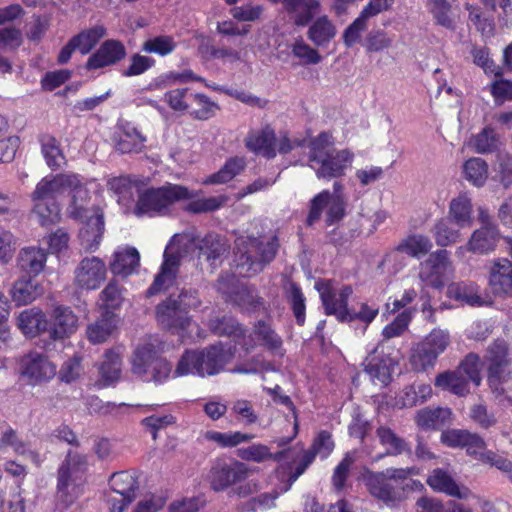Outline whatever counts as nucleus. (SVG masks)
<instances>
[{
  "label": "nucleus",
  "instance_id": "obj_1",
  "mask_svg": "<svg viewBox=\"0 0 512 512\" xmlns=\"http://www.w3.org/2000/svg\"><path fill=\"white\" fill-rule=\"evenodd\" d=\"M416 474V467L387 468L380 472L367 470L363 480L372 497L388 507H396L406 499L409 491L422 486L420 482L411 479Z\"/></svg>",
  "mask_w": 512,
  "mask_h": 512
},
{
  "label": "nucleus",
  "instance_id": "obj_2",
  "mask_svg": "<svg viewBox=\"0 0 512 512\" xmlns=\"http://www.w3.org/2000/svg\"><path fill=\"white\" fill-rule=\"evenodd\" d=\"M235 263L239 274L252 277L261 273L278 253L280 243L276 235H240L235 239Z\"/></svg>",
  "mask_w": 512,
  "mask_h": 512
},
{
  "label": "nucleus",
  "instance_id": "obj_3",
  "mask_svg": "<svg viewBox=\"0 0 512 512\" xmlns=\"http://www.w3.org/2000/svg\"><path fill=\"white\" fill-rule=\"evenodd\" d=\"M233 353L221 343L210 345L201 350H187L181 356L175 369L176 376L197 374L201 377L220 373L232 360Z\"/></svg>",
  "mask_w": 512,
  "mask_h": 512
},
{
  "label": "nucleus",
  "instance_id": "obj_4",
  "mask_svg": "<svg viewBox=\"0 0 512 512\" xmlns=\"http://www.w3.org/2000/svg\"><path fill=\"white\" fill-rule=\"evenodd\" d=\"M87 469L86 455L67 452L57 473V497L65 505L72 504L83 493Z\"/></svg>",
  "mask_w": 512,
  "mask_h": 512
},
{
  "label": "nucleus",
  "instance_id": "obj_5",
  "mask_svg": "<svg viewBox=\"0 0 512 512\" xmlns=\"http://www.w3.org/2000/svg\"><path fill=\"white\" fill-rule=\"evenodd\" d=\"M192 197L193 194L182 185L166 184L159 188H149L138 196L134 213L137 216L165 215L174 203Z\"/></svg>",
  "mask_w": 512,
  "mask_h": 512
},
{
  "label": "nucleus",
  "instance_id": "obj_6",
  "mask_svg": "<svg viewBox=\"0 0 512 512\" xmlns=\"http://www.w3.org/2000/svg\"><path fill=\"white\" fill-rule=\"evenodd\" d=\"M488 382L494 392L503 393L501 385L512 380V352L503 340L491 344L485 355Z\"/></svg>",
  "mask_w": 512,
  "mask_h": 512
},
{
  "label": "nucleus",
  "instance_id": "obj_7",
  "mask_svg": "<svg viewBox=\"0 0 512 512\" xmlns=\"http://www.w3.org/2000/svg\"><path fill=\"white\" fill-rule=\"evenodd\" d=\"M70 188L76 189V196L85 197V185L75 174H57L44 177L31 193V200L55 201L56 198L67 193Z\"/></svg>",
  "mask_w": 512,
  "mask_h": 512
},
{
  "label": "nucleus",
  "instance_id": "obj_8",
  "mask_svg": "<svg viewBox=\"0 0 512 512\" xmlns=\"http://www.w3.org/2000/svg\"><path fill=\"white\" fill-rule=\"evenodd\" d=\"M19 373L28 385L37 386L51 381L57 371L56 365L46 355L32 351L21 357Z\"/></svg>",
  "mask_w": 512,
  "mask_h": 512
},
{
  "label": "nucleus",
  "instance_id": "obj_9",
  "mask_svg": "<svg viewBox=\"0 0 512 512\" xmlns=\"http://www.w3.org/2000/svg\"><path fill=\"white\" fill-rule=\"evenodd\" d=\"M363 365L364 371L373 381L388 385L398 365V359L385 351L384 341H381L365 358Z\"/></svg>",
  "mask_w": 512,
  "mask_h": 512
},
{
  "label": "nucleus",
  "instance_id": "obj_10",
  "mask_svg": "<svg viewBox=\"0 0 512 512\" xmlns=\"http://www.w3.org/2000/svg\"><path fill=\"white\" fill-rule=\"evenodd\" d=\"M325 207H327L326 223L327 225H332L344 217L346 202L343 196L331 195L327 190L322 191L311 201V207L307 217V224L309 226L320 219Z\"/></svg>",
  "mask_w": 512,
  "mask_h": 512
},
{
  "label": "nucleus",
  "instance_id": "obj_11",
  "mask_svg": "<svg viewBox=\"0 0 512 512\" xmlns=\"http://www.w3.org/2000/svg\"><path fill=\"white\" fill-rule=\"evenodd\" d=\"M106 265L96 256L83 258L74 271V284L83 290L98 289L106 278Z\"/></svg>",
  "mask_w": 512,
  "mask_h": 512
},
{
  "label": "nucleus",
  "instance_id": "obj_12",
  "mask_svg": "<svg viewBox=\"0 0 512 512\" xmlns=\"http://www.w3.org/2000/svg\"><path fill=\"white\" fill-rule=\"evenodd\" d=\"M449 252L445 249L431 253L421 263L419 279L425 286L440 289L444 286V273L449 266Z\"/></svg>",
  "mask_w": 512,
  "mask_h": 512
},
{
  "label": "nucleus",
  "instance_id": "obj_13",
  "mask_svg": "<svg viewBox=\"0 0 512 512\" xmlns=\"http://www.w3.org/2000/svg\"><path fill=\"white\" fill-rule=\"evenodd\" d=\"M353 160L354 154L349 149L335 150L312 169L319 179L340 178L351 167Z\"/></svg>",
  "mask_w": 512,
  "mask_h": 512
},
{
  "label": "nucleus",
  "instance_id": "obj_14",
  "mask_svg": "<svg viewBox=\"0 0 512 512\" xmlns=\"http://www.w3.org/2000/svg\"><path fill=\"white\" fill-rule=\"evenodd\" d=\"M281 2L283 9L290 16L293 24L297 27L309 25L314 18L322 11L320 0H270Z\"/></svg>",
  "mask_w": 512,
  "mask_h": 512
},
{
  "label": "nucleus",
  "instance_id": "obj_15",
  "mask_svg": "<svg viewBox=\"0 0 512 512\" xmlns=\"http://www.w3.org/2000/svg\"><path fill=\"white\" fill-rule=\"evenodd\" d=\"M198 256L203 257L210 265L217 266L226 258L230 251V243L225 236L217 233H208L204 237H197Z\"/></svg>",
  "mask_w": 512,
  "mask_h": 512
},
{
  "label": "nucleus",
  "instance_id": "obj_16",
  "mask_svg": "<svg viewBox=\"0 0 512 512\" xmlns=\"http://www.w3.org/2000/svg\"><path fill=\"white\" fill-rule=\"evenodd\" d=\"M156 319L164 329H184L189 325L188 314L179 305L174 295H170L156 307Z\"/></svg>",
  "mask_w": 512,
  "mask_h": 512
},
{
  "label": "nucleus",
  "instance_id": "obj_17",
  "mask_svg": "<svg viewBox=\"0 0 512 512\" xmlns=\"http://www.w3.org/2000/svg\"><path fill=\"white\" fill-rule=\"evenodd\" d=\"M316 289L320 292L322 304L327 315H334L339 321V314L347 312L349 309L348 299L353 290L349 285L343 286L338 293H336L328 283L317 282Z\"/></svg>",
  "mask_w": 512,
  "mask_h": 512
},
{
  "label": "nucleus",
  "instance_id": "obj_18",
  "mask_svg": "<svg viewBox=\"0 0 512 512\" xmlns=\"http://www.w3.org/2000/svg\"><path fill=\"white\" fill-rule=\"evenodd\" d=\"M500 239V233L496 226H481L471 235L466 246L457 249L456 254H463L470 251L475 254L484 255L493 252Z\"/></svg>",
  "mask_w": 512,
  "mask_h": 512
},
{
  "label": "nucleus",
  "instance_id": "obj_19",
  "mask_svg": "<svg viewBox=\"0 0 512 512\" xmlns=\"http://www.w3.org/2000/svg\"><path fill=\"white\" fill-rule=\"evenodd\" d=\"M126 56L125 46L118 40H106L101 44L98 50L93 53L86 63L88 70H95L106 66H111Z\"/></svg>",
  "mask_w": 512,
  "mask_h": 512
},
{
  "label": "nucleus",
  "instance_id": "obj_20",
  "mask_svg": "<svg viewBox=\"0 0 512 512\" xmlns=\"http://www.w3.org/2000/svg\"><path fill=\"white\" fill-rule=\"evenodd\" d=\"M248 469L242 462H236L233 466H217L210 471V484L214 491H223L229 486L245 480Z\"/></svg>",
  "mask_w": 512,
  "mask_h": 512
},
{
  "label": "nucleus",
  "instance_id": "obj_21",
  "mask_svg": "<svg viewBox=\"0 0 512 512\" xmlns=\"http://www.w3.org/2000/svg\"><path fill=\"white\" fill-rule=\"evenodd\" d=\"M197 237L191 232L175 234L164 251V260L178 267L181 261L197 250Z\"/></svg>",
  "mask_w": 512,
  "mask_h": 512
},
{
  "label": "nucleus",
  "instance_id": "obj_22",
  "mask_svg": "<svg viewBox=\"0 0 512 512\" xmlns=\"http://www.w3.org/2000/svg\"><path fill=\"white\" fill-rule=\"evenodd\" d=\"M79 230L81 246L89 252H94L100 245L104 233V216L100 209L96 210L88 217Z\"/></svg>",
  "mask_w": 512,
  "mask_h": 512
},
{
  "label": "nucleus",
  "instance_id": "obj_23",
  "mask_svg": "<svg viewBox=\"0 0 512 512\" xmlns=\"http://www.w3.org/2000/svg\"><path fill=\"white\" fill-rule=\"evenodd\" d=\"M489 285L496 295L512 296V261L498 258L489 272Z\"/></svg>",
  "mask_w": 512,
  "mask_h": 512
},
{
  "label": "nucleus",
  "instance_id": "obj_24",
  "mask_svg": "<svg viewBox=\"0 0 512 512\" xmlns=\"http://www.w3.org/2000/svg\"><path fill=\"white\" fill-rule=\"evenodd\" d=\"M50 336L57 339H64L76 332L78 318L71 308L58 305L53 309Z\"/></svg>",
  "mask_w": 512,
  "mask_h": 512
},
{
  "label": "nucleus",
  "instance_id": "obj_25",
  "mask_svg": "<svg viewBox=\"0 0 512 512\" xmlns=\"http://www.w3.org/2000/svg\"><path fill=\"white\" fill-rule=\"evenodd\" d=\"M43 293V286L31 276L18 279L10 291L11 298L17 306L32 303Z\"/></svg>",
  "mask_w": 512,
  "mask_h": 512
},
{
  "label": "nucleus",
  "instance_id": "obj_26",
  "mask_svg": "<svg viewBox=\"0 0 512 512\" xmlns=\"http://www.w3.org/2000/svg\"><path fill=\"white\" fill-rule=\"evenodd\" d=\"M427 484L436 491L449 496L465 499L469 495L468 489L461 490L452 476L441 468L434 469L427 479Z\"/></svg>",
  "mask_w": 512,
  "mask_h": 512
},
{
  "label": "nucleus",
  "instance_id": "obj_27",
  "mask_svg": "<svg viewBox=\"0 0 512 512\" xmlns=\"http://www.w3.org/2000/svg\"><path fill=\"white\" fill-rule=\"evenodd\" d=\"M47 254L39 247H27L20 250L17 257L19 269L32 277L38 275L44 269Z\"/></svg>",
  "mask_w": 512,
  "mask_h": 512
},
{
  "label": "nucleus",
  "instance_id": "obj_28",
  "mask_svg": "<svg viewBox=\"0 0 512 512\" xmlns=\"http://www.w3.org/2000/svg\"><path fill=\"white\" fill-rule=\"evenodd\" d=\"M448 294L451 298L462 301L470 306H483L490 304V301L483 297L480 287L474 282L451 284L448 287Z\"/></svg>",
  "mask_w": 512,
  "mask_h": 512
},
{
  "label": "nucleus",
  "instance_id": "obj_29",
  "mask_svg": "<svg viewBox=\"0 0 512 512\" xmlns=\"http://www.w3.org/2000/svg\"><path fill=\"white\" fill-rule=\"evenodd\" d=\"M275 133L267 127L256 133H251L246 138V146L249 150L271 159L276 156Z\"/></svg>",
  "mask_w": 512,
  "mask_h": 512
},
{
  "label": "nucleus",
  "instance_id": "obj_30",
  "mask_svg": "<svg viewBox=\"0 0 512 512\" xmlns=\"http://www.w3.org/2000/svg\"><path fill=\"white\" fill-rule=\"evenodd\" d=\"M336 35V27L326 15L313 20L307 38L317 47H326Z\"/></svg>",
  "mask_w": 512,
  "mask_h": 512
},
{
  "label": "nucleus",
  "instance_id": "obj_31",
  "mask_svg": "<svg viewBox=\"0 0 512 512\" xmlns=\"http://www.w3.org/2000/svg\"><path fill=\"white\" fill-rule=\"evenodd\" d=\"M145 138L135 127L126 125L114 135L115 148L121 153H137L144 147Z\"/></svg>",
  "mask_w": 512,
  "mask_h": 512
},
{
  "label": "nucleus",
  "instance_id": "obj_32",
  "mask_svg": "<svg viewBox=\"0 0 512 512\" xmlns=\"http://www.w3.org/2000/svg\"><path fill=\"white\" fill-rule=\"evenodd\" d=\"M122 359L119 353L114 350H108L104 354V360L100 363L98 371L100 379L98 384L106 387L116 383L121 374Z\"/></svg>",
  "mask_w": 512,
  "mask_h": 512
},
{
  "label": "nucleus",
  "instance_id": "obj_33",
  "mask_svg": "<svg viewBox=\"0 0 512 512\" xmlns=\"http://www.w3.org/2000/svg\"><path fill=\"white\" fill-rule=\"evenodd\" d=\"M308 148V160L311 168L316 167L318 163L336 150L334 148V138L328 132H321L312 138L308 143Z\"/></svg>",
  "mask_w": 512,
  "mask_h": 512
},
{
  "label": "nucleus",
  "instance_id": "obj_34",
  "mask_svg": "<svg viewBox=\"0 0 512 512\" xmlns=\"http://www.w3.org/2000/svg\"><path fill=\"white\" fill-rule=\"evenodd\" d=\"M469 383L468 378L462 375L457 369L439 373L435 378L436 387L461 397L469 394Z\"/></svg>",
  "mask_w": 512,
  "mask_h": 512
},
{
  "label": "nucleus",
  "instance_id": "obj_35",
  "mask_svg": "<svg viewBox=\"0 0 512 512\" xmlns=\"http://www.w3.org/2000/svg\"><path fill=\"white\" fill-rule=\"evenodd\" d=\"M380 444L385 447V454L397 456L403 453L411 454L408 443L398 436L391 428L379 426L376 430Z\"/></svg>",
  "mask_w": 512,
  "mask_h": 512
},
{
  "label": "nucleus",
  "instance_id": "obj_36",
  "mask_svg": "<svg viewBox=\"0 0 512 512\" xmlns=\"http://www.w3.org/2000/svg\"><path fill=\"white\" fill-rule=\"evenodd\" d=\"M140 256L135 248H126L114 253V260L110 264L113 274L127 277L139 265Z\"/></svg>",
  "mask_w": 512,
  "mask_h": 512
},
{
  "label": "nucleus",
  "instance_id": "obj_37",
  "mask_svg": "<svg viewBox=\"0 0 512 512\" xmlns=\"http://www.w3.org/2000/svg\"><path fill=\"white\" fill-rule=\"evenodd\" d=\"M111 490L121 497H131L135 500L139 482L135 473L120 471L113 473L109 479Z\"/></svg>",
  "mask_w": 512,
  "mask_h": 512
},
{
  "label": "nucleus",
  "instance_id": "obj_38",
  "mask_svg": "<svg viewBox=\"0 0 512 512\" xmlns=\"http://www.w3.org/2000/svg\"><path fill=\"white\" fill-rule=\"evenodd\" d=\"M461 228L449 218L440 219L432 230L437 245L446 247L458 242L461 238Z\"/></svg>",
  "mask_w": 512,
  "mask_h": 512
},
{
  "label": "nucleus",
  "instance_id": "obj_39",
  "mask_svg": "<svg viewBox=\"0 0 512 512\" xmlns=\"http://www.w3.org/2000/svg\"><path fill=\"white\" fill-rule=\"evenodd\" d=\"M157 359L156 350L153 344L146 343L138 346L132 357V372L139 377H144Z\"/></svg>",
  "mask_w": 512,
  "mask_h": 512
},
{
  "label": "nucleus",
  "instance_id": "obj_40",
  "mask_svg": "<svg viewBox=\"0 0 512 512\" xmlns=\"http://www.w3.org/2000/svg\"><path fill=\"white\" fill-rule=\"evenodd\" d=\"M115 327V315L106 311L100 319L87 328V337L92 343H102L112 334Z\"/></svg>",
  "mask_w": 512,
  "mask_h": 512
},
{
  "label": "nucleus",
  "instance_id": "obj_41",
  "mask_svg": "<svg viewBox=\"0 0 512 512\" xmlns=\"http://www.w3.org/2000/svg\"><path fill=\"white\" fill-rule=\"evenodd\" d=\"M432 247L433 244L427 236L415 234L403 239L397 245L396 250L411 257L419 258L429 253Z\"/></svg>",
  "mask_w": 512,
  "mask_h": 512
},
{
  "label": "nucleus",
  "instance_id": "obj_42",
  "mask_svg": "<svg viewBox=\"0 0 512 512\" xmlns=\"http://www.w3.org/2000/svg\"><path fill=\"white\" fill-rule=\"evenodd\" d=\"M436 353L432 352L422 341L416 344L409 357L412 370L425 372L432 369L437 361Z\"/></svg>",
  "mask_w": 512,
  "mask_h": 512
},
{
  "label": "nucleus",
  "instance_id": "obj_43",
  "mask_svg": "<svg viewBox=\"0 0 512 512\" xmlns=\"http://www.w3.org/2000/svg\"><path fill=\"white\" fill-rule=\"evenodd\" d=\"M32 216L37 219L40 225L48 226L55 224L60 219V209L56 201L32 200Z\"/></svg>",
  "mask_w": 512,
  "mask_h": 512
},
{
  "label": "nucleus",
  "instance_id": "obj_44",
  "mask_svg": "<svg viewBox=\"0 0 512 512\" xmlns=\"http://www.w3.org/2000/svg\"><path fill=\"white\" fill-rule=\"evenodd\" d=\"M472 203L466 195H460L453 199L449 207V216L459 227L471 226L472 224Z\"/></svg>",
  "mask_w": 512,
  "mask_h": 512
},
{
  "label": "nucleus",
  "instance_id": "obj_45",
  "mask_svg": "<svg viewBox=\"0 0 512 512\" xmlns=\"http://www.w3.org/2000/svg\"><path fill=\"white\" fill-rule=\"evenodd\" d=\"M179 268L163 260L160 271L155 276L153 283L146 291V296L151 297L171 287L176 279Z\"/></svg>",
  "mask_w": 512,
  "mask_h": 512
},
{
  "label": "nucleus",
  "instance_id": "obj_46",
  "mask_svg": "<svg viewBox=\"0 0 512 512\" xmlns=\"http://www.w3.org/2000/svg\"><path fill=\"white\" fill-rule=\"evenodd\" d=\"M448 408H425L417 412L416 423L423 429H438L450 417Z\"/></svg>",
  "mask_w": 512,
  "mask_h": 512
},
{
  "label": "nucleus",
  "instance_id": "obj_47",
  "mask_svg": "<svg viewBox=\"0 0 512 512\" xmlns=\"http://www.w3.org/2000/svg\"><path fill=\"white\" fill-rule=\"evenodd\" d=\"M246 166L243 157H233L226 161L225 165L216 173L210 175L204 184H224L232 180Z\"/></svg>",
  "mask_w": 512,
  "mask_h": 512
},
{
  "label": "nucleus",
  "instance_id": "obj_48",
  "mask_svg": "<svg viewBox=\"0 0 512 512\" xmlns=\"http://www.w3.org/2000/svg\"><path fill=\"white\" fill-rule=\"evenodd\" d=\"M189 100L197 107L190 111V116L195 120L206 121L214 117L219 110L217 103L213 102L208 96L201 93H190Z\"/></svg>",
  "mask_w": 512,
  "mask_h": 512
},
{
  "label": "nucleus",
  "instance_id": "obj_49",
  "mask_svg": "<svg viewBox=\"0 0 512 512\" xmlns=\"http://www.w3.org/2000/svg\"><path fill=\"white\" fill-rule=\"evenodd\" d=\"M463 172L466 180L476 187H482L488 178V164L482 158L473 157L464 163Z\"/></svg>",
  "mask_w": 512,
  "mask_h": 512
},
{
  "label": "nucleus",
  "instance_id": "obj_50",
  "mask_svg": "<svg viewBox=\"0 0 512 512\" xmlns=\"http://www.w3.org/2000/svg\"><path fill=\"white\" fill-rule=\"evenodd\" d=\"M41 142L42 154L47 165L52 170L60 169L66 163V159L58 141L52 136H45L42 138Z\"/></svg>",
  "mask_w": 512,
  "mask_h": 512
},
{
  "label": "nucleus",
  "instance_id": "obj_51",
  "mask_svg": "<svg viewBox=\"0 0 512 512\" xmlns=\"http://www.w3.org/2000/svg\"><path fill=\"white\" fill-rule=\"evenodd\" d=\"M209 329L218 336L241 337L244 330L240 324L230 316L216 317L209 320Z\"/></svg>",
  "mask_w": 512,
  "mask_h": 512
},
{
  "label": "nucleus",
  "instance_id": "obj_52",
  "mask_svg": "<svg viewBox=\"0 0 512 512\" xmlns=\"http://www.w3.org/2000/svg\"><path fill=\"white\" fill-rule=\"evenodd\" d=\"M475 151L480 154H488L496 151L501 145L500 136L491 127H485L473 140Z\"/></svg>",
  "mask_w": 512,
  "mask_h": 512
},
{
  "label": "nucleus",
  "instance_id": "obj_53",
  "mask_svg": "<svg viewBox=\"0 0 512 512\" xmlns=\"http://www.w3.org/2000/svg\"><path fill=\"white\" fill-rule=\"evenodd\" d=\"M106 29L103 26H95L91 29L82 31L81 33L72 37L78 50L83 54H88L104 37Z\"/></svg>",
  "mask_w": 512,
  "mask_h": 512
},
{
  "label": "nucleus",
  "instance_id": "obj_54",
  "mask_svg": "<svg viewBox=\"0 0 512 512\" xmlns=\"http://www.w3.org/2000/svg\"><path fill=\"white\" fill-rule=\"evenodd\" d=\"M205 438L217 443L224 448L236 447L240 443L249 442L254 438L253 434L242 433L239 431L222 433L217 431H208Z\"/></svg>",
  "mask_w": 512,
  "mask_h": 512
},
{
  "label": "nucleus",
  "instance_id": "obj_55",
  "mask_svg": "<svg viewBox=\"0 0 512 512\" xmlns=\"http://www.w3.org/2000/svg\"><path fill=\"white\" fill-rule=\"evenodd\" d=\"M285 293L291 304L297 323L303 325L305 321V297L300 287L295 282L289 281L285 285Z\"/></svg>",
  "mask_w": 512,
  "mask_h": 512
},
{
  "label": "nucleus",
  "instance_id": "obj_56",
  "mask_svg": "<svg viewBox=\"0 0 512 512\" xmlns=\"http://www.w3.org/2000/svg\"><path fill=\"white\" fill-rule=\"evenodd\" d=\"M291 53L303 65H315L322 61V56L319 52L308 45L302 37L295 39L291 45Z\"/></svg>",
  "mask_w": 512,
  "mask_h": 512
},
{
  "label": "nucleus",
  "instance_id": "obj_57",
  "mask_svg": "<svg viewBox=\"0 0 512 512\" xmlns=\"http://www.w3.org/2000/svg\"><path fill=\"white\" fill-rule=\"evenodd\" d=\"M394 37L381 29L371 30L363 40V46L368 53H376L392 46Z\"/></svg>",
  "mask_w": 512,
  "mask_h": 512
},
{
  "label": "nucleus",
  "instance_id": "obj_58",
  "mask_svg": "<svg viewBox=\"0 0 512 512\" xmlns=\"http://www.w3.org/2000/svg\"><path fill=\"white\" fill-rule=\"evenodd\" d=\"M76 189L70 188L67 193L71 195V201L67 208L69 217L76 220H84L85 217L90 216L96 209L90 210L86 208V204L89 200V191L85 187V197H75Z\"/></svg>",
  "mask_w": 512,
  "mask_h": 512
},
{
  "label": "nucleus",
  "instance_id": "obj_59",
  "mask_svg": "<svg viewBox=\"0 0 512 512\" xmlns=\"http://www.w3.org/2000/svg\"><path fill=\"white\" fill-rule=\"evenodd\" d=\"M176 42L173 37L168 35H160L148 39L144 42L142 50L147 53H155L160 56H166L174 51Z\"/></svg>",
  "mask_w": 512,
  "mask_h": 512
},
{
  "label": "nucleus",
  "instance_id": "obj_60",
  "mask_svg": "<svg viewBox=\"0 0 512 512\" xmlns=\"http://www.w3.org/2000/svg\"><path fill=\"white\" fill-rule=\"evenodd\" d=\"M368 20L362 15H359L345 30L343 33V42L346 47L350 48L356 44L361 43L362 35L367 30Z\"/></svg>",
  "mask_w": 512,
  "mask_h": 512
},
{
  "label": "nucleus",
  "instance_id": "obj_61",
  "mask_svg": "<svg viewBox=\"0 0 512 512\" xmlns=\"http://www.w3.org/2000/svg\"><path fill=\"white\" fill-rule=\"evenodd\" d=\"M457 370L476 386L481 383L480 358L475 353H469L459 364Z\"/></svg>",
  "mask_w": 512,
  "mask_h": 512
},
{
  "label": "nucleus",
  "instance_id": "obj_62",
  "mask_svg": "<svg viewBox=\"0 0 512 512\" xmlns=\"http://www.w3.org/2000/svg\"><path fill=\"white\" fill-rule=\"evenodd\" d=\"M431 12L438 25L449 30L455 29V20L451 14V5L446 0H432Z\"/></svg>",
  "mask_w": 512,
  "mask_h": 512
},
{
  "label": "nucleus",
  "instance_id": "obj_63",
  "mask_svg": "<svg viewBox=\"0 0 512 512\" xmlns=\"http://www.w3.org/2000/svg\"><path fill=\"white\" fill-rule=\"evenodd\" d=\"M356 455V451L347 452L342 461L334 469L332 481L337 490L343 489L349 476L350 468L356 461Z\"/></svg>",
  "mask_w": 512,
  "mask_h": 512
},
{
  "label": "nucleus",
  "instance_id": "obj_64",
  "mask_svg": "<svg viewBox=\"0 0 512 512\" xmlns=\"http://www.w3.org/2000/svg\"><path fill=\"white\" fill-rule=\"evenodd\" d=\"M498 181L504 188L512 185V155L507 152L497 154L496 168Z\"/></svg>",
  "mask_w": 512,
  "mask_h": 512
}]
</instances>
